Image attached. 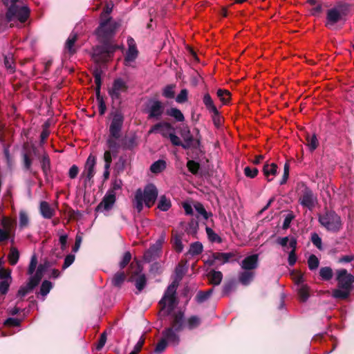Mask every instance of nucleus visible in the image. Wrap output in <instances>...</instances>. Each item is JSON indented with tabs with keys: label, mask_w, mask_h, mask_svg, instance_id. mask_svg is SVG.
Segmentation results:
<instances>
[{
	"label": "nucleus",
	"mask_w": 354,
	"mask_h": 354,
	"mask_svg": "<svg viewBox=\"0 0 354 354\" xmlns=\"http://www.w3.org/2000/svg\"><path fill=\"white\" fill-rule=\"evenodd\" d=\"M146 111L149 119L160 120L164 113L163 104L159 100H151L147 104Z\"/></svg>",
	"instance_id": "obj_10"
},
{
	"label": "nucleus",
	"mask_w": 354,
	"mask_h": 354,
	"mask_svg": "<svg viewBox=\"0 0 354 354\" xmlns=\"http://www.w3.org/2000/svg\"><path fill=\"white\" fill-rule=\"evenodd\" d=\"M207 235L211 242L221 243V238L210 227L205 228Z\"/></svg>",
	"instance_id": "obj_47"
},
{
	"label": "nucleus",
	"mask_w": 354,
	"mask_h": 354,
	"mask_svg": "<svg viewBox=\"0 0 354 354\" xmlns=\"http://www.w3.org/2000/svg\"><path fill=\"white\" fill-rule=\"evenodd\" d=\"M37 257L33 254L30 261L27 274L30 275L26 285L20 287L17 296L22 298L32 291L41 281L44 273L50 266V261H45L37 266Z\"/></svg>",
	"instance_id": "obj_2"
},
{
	"label": "nucleus",
	"mask_w": 354,
	"mask_h": 354,
	"mask_svg": "<svg viewBox=\"0 0 354 354\" xmlns=\"http://www.w3.org/2000/svg\"><path fill=\"white\" fill-rule=\"evenodd\" d=\"M39 213L46 219H50L55 214V210L46 201H41L39 204Z\"/></svg>",
	"instance_id": "obj_23"
},
{
	"label": "nucleus",
	"mask_w": 354,
	"mask_h": 354,
	"mask_svg": "<svg viewBox=\"0 0 354 354\" xmlns=\"http://www.w3.org/2000/svg\"><path fill=\"white\" fill-rule=\"evenodd\" d=\"M185 327L184 313L178 312L173 316L171 326L165 328L162 331V337L171 345L176 346L180 342V336L178 333L183 330Z\"/></svg>",
	"instance_id": "obj_4"
},
{
	"label": "nucleus",
	"mask_w": 354,
	"mask_h": 354,
	"mask_svg": "<svg viewBox=\"0 0 354 354\" xmlns=\"http://www.w3.org/2000/svg\"><path fill=\"white\" fill-rule=\"evenodd\" d=\"M188 91L187 89L184 88L180 91V92L178 94L176 97V101L178 103H184L187 100Z\"/></svg>",
	"instance_id": "obj_60"
},
{
	"label": "nucleus",
	"mask_w": 354,
	"mask_h": 354,
	"mask_svg": "<svg viewBox=\"0 0 354 354\" xmlns=\"http://www.w3.org/2000/svg\"><path fill=\"white\" fill-rule=\"evenodd\" d=\"M177 288L178 283L176 281H173L168 286L165 291L162 298L159 302L160 305L162 306L160 313L165 316L170 315L178 304V299L176 297Z\"/></svg>",
	"instance_id": "obj_6"
},
{
	"label": "nucleus",
	"mask_w": 354,
	"mask_h": 354,
	"mask_svg": "<svg viewBox=\"0 0 354 354\" xmlns=\"http://www.w3.org/2000/svg\"><path fill=\"white\" fill-rule=\"evenodd\" d=\"M131 254L129 252H126L122 257V260L120 262V268H124L131 261Z\"/></svg>",
	"instance_id": "obj_64"
},
{
	"label": "nucleus",
	"mask_w": 354,
	"mask_h": 354,
	"mask_svg": "<svg viewBox=\"0 0 354 354\" xmlns=\"http://www.w3.org/2000/svg\"><path fill=\"white\" fill-rule=\"evenodd\" d=\"M8 260L11 265L17 264L19 259V252L16 248H11L8 254Z\"/></svg>",
	"instance_id": "obj_45"
},
{
	"label": "nucleus",
	"mask_w": 354,
	"mask_h": 354,
	"mask_svg": "<svg viewBox=\"0 0 354 354\" xmlns=\"http://www.w3.org/2000/svg\"><path fill=\"white\" fill-rule=\"evenodd\" d=\"M335 280L338 288L333 290V297L336 299H346L349 295L354 276L346 269H338L335 271Z\"/></svg>",
	"instance_id": "obj_3"
},
{
	"label": "nucleus",
	"mask_w": 354,
	"mask_h": 354,
	"mask_svg": "<svg viewBox=\"0 0 354 354\" xmlns=\"http://www.w3.org/2000/svg\"><path fill=\"white\" fill-rule=\"evenodd\" d=\"M187 167L189 171L193 174H196L200 168L199 163L192 160H189L187 161Z\"/></svg>",
	"instance_id": "obj_52"
},
{
	"label": "nucleus",
	"mask_w": 354,
	"mask_h": 354,
	"mask_svg": "<svg viewBox=\"0 0 354 354\" xmlns=\"http://www.w3.org/2000/svg\"><path fill=\"white\" fill-rule=\"evenodd\" d=\"M259 255L251 254L244 258L240 263L241 268L244 270L252 271L258 266Z\"/></svg>",
	"instance_id": "obj_21"
},
{
	"label": "nucleus",
	"mask_w": 354,
	"mask_h": 354,
	"mask_svg": "<svg viewBox=\"0 0 354 354\" xmlns=\"http://www.w3.org/2000/svg\"><path fill=\"white\" fill-rule=\"evenodd\" d=\"M94 78L95 83L96 84V96L98 102V110L99 113L101 115H104L106 110V106L103 98L100 96V88H101V73L99 71H95L94 73Z\"/></svg>",
	"instance_id": "obj_18"
},
{
	"label": "nucleus",
	"mask_w": 354,
	"mask_h": 354,
	"mask_svg": "<svg viewBox=\"0 0 354 354\" xmlns=\"http://www.w3.org/2000/svg\"><path fill=\"white\" fill-rule=\"evenodd\" d=\"M317 202L316 196L308 187H305L299 198V204L309 210H312Z\"/></svg>",
	"instance_id": "obj_11"
},
{
	"label": "nucleus",
	"mask_w": 354,
	"mask_h": 354,
	"mask_svg": "<svg viewBox=\"0 0 354 354\" xmlns=\"http://www.w3.org/2000/svg\"><path fill=\"white\" fill-rule=\"evenodd\" d=\"M175 129L173 126L167 122H161L153 125L149 130V133H159L164 138H169Z\"/></svg>",
	"instance_id": "obj_16"
},
{
	"label": "nucleus",
	"mask_w": 354,
	"mask_h": 354,
	"mask_svg": "<svg viewBox=\"0 0 354 354\" xmlns=\"http://www.w3.org/2000/svg\"><path fill=\"white\" fill-rule=\"evenodd\" d=\"M116 201V193L113 191H107L102 202L97 205V211L110 210Z\"/></svg>",
	"instance_id": "obj_19"
},
{
	"label": "nucleus",
	"mask_w": 354,
	"mask_h": 354,
	"mask_svg": "<svg viewBox=\"0 0 354 354\" xmlns=\"http://www.w3.org/2000/svg\"><path fill=\"white\" fill-rule=\"evenodd\" d=\"M254 273L253 271L244 270L239 274V281L243 286H248L253 280Z\"/></svg>",
	"instance_id": "obj_28"
},
{
	"label": "nucleus",
	"mask_w": 354,
	"mask_h": 354,
	"mask_svg": "<svg viewBox=\"0 0 354 354\" xmlns=\"http://www.w3.org/2000/svg\"><path fill=\"white\" fill-rule=\"evenodd\" d=\"M112 118L109 126V133H121L122 128L124 123V115L122 113L116 110L112 113Z\"/></svg>",
	"instance_id": "obj_13"
},
{
	"label": "nucleus",
	"mask_w": 354,
	"mask_h": 354,
	"mask_svg": "<svg viewBox=\"0 0 354 354\" xmlns=\"http://www.w3.org/2000/svg\"><path fill=\"white\" fill-rule=\"evenodd\" d=\"M319 260L315 254H310L308 259V266L310 270H315L318 268Z\"/></svg>",
	"instance_id": "obj_46"
},
{
	"label": "nucleus",
	"mask_w": 354,
	"mask_h": 354,
	"mask_svg": "<svg viewBox=\"0 0 354 354\" xmlns=\"http://www.w3.org/2000/svg\"><path fill=\"white\" fill-rule=\"evenodd\" d=\"M234 257L232 252H214V258L217 266H222L230 261V259Z\"/></svg>",
	"instance_id": "obj_24"
},
{
	"label": "nucleus",
	"mask_w": 354,
	"mask_h": 354,
	"mask_svg": "<svg viewBox=\"0 0 354 354\" xmlns=\"http://www.w3.org/2000/svg\"><path fill=\"white\" fill-rule=\"evenodd\" d=\"M340 19L341 14L336 8L328 10L326 22V27L330 29H334L335 28V24L340 20Z\"/></svg>",
	"instance_id": "obj_20"
},
{
	"label": "nucleus",
	"mask_w": 354,
	"mask_h": 354,
	"mask_svg": "<svg viewBox=\"0 0 354 354\" xmlns=\"http://www.w3.org/2000/svg\"><path fill=\"white\" fill-rule=\"evenodd\" d=\"M127 82L122 78L118 77L114 80L112 86L108 90V93L113 101L120 102L121 94L127 92Z\"/></svg>",
	"instance_id": "obj_9"
},
{
	"label": "nucleus",
	"mask_w": 354,
	"mask_h": 354,
	"mask_svg": "<svg viewBox=\"0 0 354 354\" xmlns=\"http://www.w3.org/2000/svg\"><path fill=\"white\" fill-rule=\"evenodd\" d=\"M119 26V23L113 19H100L95 34L102 41H107L115 35Z\"/></svg>",
	"instance_id": "obj_7"
},
{
	"label": "nucleus",
	"mask_w": 354,
	"mask_h": 354,
	"mask_svg": "<svg viewBox=\"0 0 354 354\" xmlns=\"http://www.w3.org/2000/svg\"><path fill=\"white\" fill-rule=\"evenodd\" d=\"M158 196V189L153 184L147 185L144 189H138L135 193L134 207L140 212L143 209V204L147 207H151Z\"/></svg>",
	"instance_id": "obj_5"
},
{
	"label": "nucleus",
	"mask_w": 354,
	"mask_h": 354,
	"mask_svg": "<svg viewBox=\"0 0 354 354\" xmlns=\"http://www.w3.org/2000/svg\"><path fill=\"white\" fill-rule=\"evenodd\" d=\"M112 10H113V5L112 4L106 5L103 11L100 14V19H113L110 16V14L111 13Z\"/></svg>",
	"instance_id": "obj_57"
},
{
	"label": "nucleus",
	"mask_w": 354,
	"mask_h": 354,
	"mask_svg": "<svg viewBox=\"0 0 354 354\" xmlns=\"http://www.w3.org/2000/svg\"><path fill=\"white\" fill-rule=\"evenodd\" d=\"M292 237V236L278 237L276 240V242L277 244L284 248V252H287L288 248H290V241Z\"/></svg>",
	"instance_id": "obj_50"
},
{
	"label": "nucleus",
	"mask_w": 354,
	"mask_h": 354,
	"mask_svg": "<svg viewBox=\"0 0 354 354\" xmlns=\"http://www.w3.org/2000/svg\"><path fill=\"white\" fill-rule=\"evenodd\" d=\"M104 44L97 46L94 49V55H100V59L103 61H106L109 59H110L115 50L118 48L117 46L111 45L106 41H103Z\"/></svg>",
	"instance_id": "obj_14"
},
{
	"label": "nucleus",
	"mask_w": 354,
	"mask_h": 354,
	"mask_svg": "<svg viewBox=\"0 0 354 354\" xmlns=\"http://www.w3.org/2000/svg\"><path fill=\"white\" fill-rule=\"evenodd\" d=\"M168 344H169L165 340V339L162 337L155 348V352L156 353H162Z\"/></svg>",
	"instance_id": "obj_58"
},
{
	"label": "nucleus",
	"mask_w": 354,
	"mask_h": 354,
	"mask_svg": "<svg viewBox=\"0 0 354 354\" xmlns=\"http://www.w3.org/2000/svg\"><path fill=\"white\" fill-rule=\"evenodd\" d=\"M263 171L268 181H271L273 178L272 177L277 174V165L275 163L265 164Z\"/></svg>",
	"instance_id": "obj_29"
},
{
	"label": "nucleus",
	"mask_w": 354,
	"mask_h": 354,
	"mask_svg": "<svg viewBox=\"0 0 354 354\" xmlns=\"http://www.w3.org/2000/svg\"><path fill=\"white\" fill-rule=\"evenodd\" d=\"M96 165V158L90 155L86 161L84 171L82 174V178H84L85 183L89 182L95 176V166Z\"/></svg>",
	"instance_id": "obj_17"
},
{
	"label": "nucleus",
	"mask_w": 354,
	"mask_h": 354,
	"mask_svg": "<svg viewBox=\"0 0 354 354\" xmlns=\"http://www.w3.org/2000/svg\"><path fill=\"white\" fill-rule=\"evenodd\" d=\"M212 118L214 126L216 128H219L222 124V117L221 116L218 110L216 111H212Z\"/></svg>",
	"instance_id": "obj_55"
},
{
	"label": "nucleus",
	"mask_w": 354,
	"mask_h": 354,
	"mask_svg": "<svg viewBox=\"0 0 354 354\" xmlns=\"http://www.w3.org/2000/svg\"><path fill=\"white\" fill-rule=\"evenodd\" d=\"M77 34L72 32L69 35V37H68V39L66 41L65 48L71 54H73L75 52V49L74 48V44L77 40Z\"/></svg>",
	"instance_id": "obj_35"
},
{
	"label": "nucleus",
	"mask_w": 354,
	"mask_h": 354,
	"mask_svg": "<svg viewBox=\"0 0 354 354\" xmlns=\"http://www.w3.org/2000/svg\"><path fill=\"white\" fill-rule=\"evenodd\" d=\"M297 291L300 299L302 301H306L309 297L308 288L306 285L303 283L302 277H299L297 280Z\"/></svg>",
	"instance_id": "obj_26"
},
{
	"label": "nucleus",
	"mask_w": 354,
	"mask_h": 354,
	"mask_svg": "<svg viewBox=\"0 0 354 354\" xmlns=\"http://www.w3.org/2000/svg\"><path fill=\"white\" fill-rule=\"evenodd\" d=\"M124 138L122 137L121 133H109L106 140V145L109 149H110L113 154H116L118 150L123 149Z\"/></svg>",
	"instance_id": "obj_12"
},
{
	"label": "nucleus",
	"mask_w": 354,
	"mask_h": 354,
	"mask_svg": "<svg viewBox=\"0 0 354 354\" xmlns=\"http://www.w3.org/2000/svg\"><path fill=\"white\" fill-rule=\"evenodd\" d=\"M127 45L128 49L124 57V64L130 66L131 63L133 62L138 57V50L135 40L131 37L127 38Z\"/></svg>",
	"instance_id": "obj_15"
},
{
	"label": "nucleus",
	"mask_w": 354,
	"mask_h": 354,
	"mask_svg": "<svg viewBox=\"0 0 354 354\" xmlns=\"http://www.w3.org/2000/svg\"><path fill=\"white\" fill-rule=\"evenodd\" d=\"M259 170L257 168H251L250 167H246L244 169L245 175L250 178H254L258 174Z\"/></svg>",
	"instance_id": "obj_62"
},
{
	"label": "nucleus",
	"mask_w": 354,
	"mask_h": 354,
	"mask_svg": "<svg viewBox=\"0 0 354 354\" xmlns=\"http://www.w3.org/2000/svg\"><path fill=\"white\" fill-rule=\"evenodd\" d=\"M29 225V218L25 211H20L19 214V227L20 229H24Z\"/></svg>",
	"instance_id": "obj_43"
},
{
	"label": "nucleus",
	"mask_w": 354,
	"mask_h": 354,
	"mask_svg": "<svg viewBox=\"0 0 354 354\" xmlns=\"http://www.w3.org/2000/svg\"><path fill=\"white\" fill-rule=\"evenodd\" d=\"M236 283L234 281H228L225 283L223 287V295H229L232 290L235 289Z\"/></svg>",
	"instance_id": "obj_56"
},
{
	"label": "nucleus",
	"mask_w": 354,
	"mask_h": 354,
	"mask_svg": "<svg viewBox=\"0 0 354 354\" xmlns=\"http://www.w3.org/2000/svg\"><path fill=\"white\" fill-rule=\"evenodd\" d=\"M203 102L209 112L216 111L217 108L214 105V101L209 93H205L203 97Z\"/></svg>",
	"instance_id": "obj_39"
},
{
	"label": "nucleus",
	"mask_w": 354,
	"mask_h": 354,
	"mask_svg": "<svg viewBox=\"0 0 354 354\" xmlns=\"http://www.w3.org/2000/svg\"><path fill=\"white\" fill-rule=\"evenodd\" d=\"M319 275L322 279L324 281H329L332 279L333 272L330 267H322L319 270Z\"/></svg>",
	"instance_id": "obj_41"
},
{
	"label": "nucleus",
	"mask_w": 354,
	"mask_h": 354,
	"mask_svg": "<svg viewBox=\"0 0 354 354\" xmlns=\"http://www.w3.org/2000/svg\"><path fill=\"white\" fill-rule=\"evenodd\" d=\"M201 323L200 318L197 316H192L187 320V327L192 330L199 326Z\"/></svg>",
	"instance_id": "obj_53"
},
{
	"label": "nucleus",
	"mask_w": 354,
	"mask_h": 354,
	"mask_svg": "<svg viewBox=\"0 0 354 354\" xmlns=\"http://www.w3.org/2000/svg\"><path fill=\"white\" fill-rule=\"evenodd\" d=\"M171 206V201L169 198H167L164 195H162L160 197L158 204V208L160 210H161L162 212H167Z\"/></svg>",
	"instance_id": "obj_40"
},
{
	"label": "nucleus",
	"mask_w": 354,
	"mask_h": 354,
	"mask_svg": "<svg viewBox=\"0 0 354 354\" xmlns=\"http://www.w3.org/2000/svg\"><path fill=\"white\" fill-rule=\"evenodd\" d=\"M166 162L163 160H158L154 162L150 167V170L153 174L160 173L166 168Z\"/></svg>",
	"instance_id": "obj_38"
},
{
	"label": "nucleus",
	"mask_w": 354,
	"mask_h": 354,
	"mask_svg": "<svg viewBox=\"0 0 354 354\" xmlns=\"http://www.w3.org/2000/svg\"><path fill=\"white\" fill-rule=\"evenodd\" d=\"M125 274L124 272H119L114 274L112 278V284L116 287H120L125 279Z\"/></svg>",
	"instance_id": "obj_44"
},
{
	"label": "nucleus",
	"mask_w": 354,
	"mask_h": 354,
	"mask_svg": "<svg viewBox=\"0 0 354 354\" xmlns=\"http://www.w3.org/2000/svg\"><path fill=\"white\" fill-rule=\"evenodd\" d=\"M174 86L169 84L166 86L162 91V95L168 99H172L174 97Z\"/></svg>",
	"instance_id": "obj_54"
},
{
	"label": "nucleus",
	"mask_w": 354,
	"mask_h": 354,
	"mask_svg": "<svg viewBox=\"0 0 354 354\" xmlns=\"http://www.w3.org/2000/svg\"><path fill=\"white\" fill-rule=\"evenodd\" d=\"M161 254L162 250L160 248L151 245L144 253L143 259L145 261L150 263L158 259Z\"/></svg>",
	"instance_id": "obj_22"
},
{
	"label": "nucleus",
	"mask_w": 354,
	"mask_h": 354,
	"mask_svg": "<svg viewBox=\"0 0 354 354\" xmlns=\"http://www.w3.org/2000/svg\"><path fill=\"white\" fill-rule=\"evenodd\" d=\"M6 8V14L0 15V30L3 31L8 28V24L10 27L21 28L30 17V9L28 5L24 3L21 0H17L12 2Z\"/></svg>",
	"instance_id": "obj_1"
},
{
	"label": "nucleus",
	"mask_w": 354,
	"mask_h": 354,
	"mask_svg": "<svg viewBox=\"0 0 354 354\" xmlns=\"http://www.w3.org/2000/svg\"><path fill=\"white\" fill-rule=\"evenodd\" d=\"M127 160L123 156H120L114 165V169L118 174L123 172L125 169Z\"/></svg>",
	"instance_id": "obj_49"
},
{
	"label": "nucleus",
	"mask_w": 354,
	"mask_h": 354,
	"mask_svg": "<svg viewBox=\"0 0 354 354\" xmlns=\"http://www.w3.org/2000/svg\"><path fill=\"white\" fill-rule=\"evenodd\" d=\"M308 145L310 151H314L317 147L318 141L314 134L307 138Z\"/></svg>",
	"instance_id": "obj_59"
},
{
	"label": "nucleus",
	"mask_w": 354,
	"mask_h": 354,
	"mask_svg": "<svg viewBox=\"0 0 354 354\" xmlns=\"http://www.w3.org/2000/svg\"><path fill=\"white\" fill-rule=\"evenodd\" d=\"M207 277L212 284L218 286L223 279V274L220 271L212 270L208 272Z\"/></svg>",
	"instance_id": "obj_30"
},
{
	"label": "nucleus",
	"mask_w": 354,
	"mask_h": 354,
	"mask_svg": "<svg viewBox=\"0 0 354 354\" xmlns=\"http://www.w3.org/2000/svg\"><path fill=\"white\" fill-rule=\"evenodd\" d=\"M194 207L196 212L199 215H201L205 220H207L209 217L212 215V213H208L205 210L203 205L201 203H196Z\"/></svg>",
	"instance_id": "obj_42"
},
{
	"label": "nucleus",
	"mask_w": 354,
	"mask_h": 354,
	"mask_svg": "<svg viewBox=\"0 0 354 354\" xmlns=\"http://www.w3.org/2000/svg\"><path fill=\"white\" fill-rule=\"evenodd\" d=\"M172 244L175 250L180 253L183 250V244L181 238L179 236H175L172 240Z\"/></svg>",
	"instance_id": "obj_51"
},
{
	"label": "nucleus",
	"mask_w": 354,
	"mask_h": 354,
	"mask_svg": "<svg viewBox=\"0 0 354 354\" xmlns=\"http://www.w3.org/2000/svg\"><path fill=\"white\" fill-rule=\"evenodd\" d=\"M203 250V244L199 241H196L191 243L189 249L188 250V254L192 257H194L202 253Z\"/></svg>",
	"instance_id": "obj_32"
},
{
	"label": "nucleus",
	"mask_w": 354,
	"mask_h": 354,
	"mask_svg": "<svg viewBox=\"0 0 354 354\" xmlns=\"http://www.w3.org/2000/svg\"><path fill=\"white\" fill-rule=\"evenodd\" d=\"M75 254H68L64 259V264L62 266V269L65 270L67 268H68L71 265H72L75 261Z\"/></svg>",
	"instance_id": "obj_63"
},
{
	"label": "nucleus",
	"mask_w": 354,
	"mask_h": 354,
	"mask_svg": "<svg viewBox=\"0 0 354 354\" xmlns=\"http://www.w3.org/2000/svg\"><path fill=\"white\" fill-rule=\"evenodd\" d=\"M216 93L217 96L218 97V98L223 102V104H227L230 101V93L227 90L218 89Z\"/></svg>",
	"instance_id": "obj_48"
},
{
	"label": "nucleus",
	"mask_w": 354,
	"mask_h": 354,
	"mask_svg": "<svg viewBox=\"0 0 354 354\" xmlns=\"http://www.w3.org/2000/svg\"><path fill=\"white\" fill-rule=\"evenodd\" d=\"M112 154L115 156V154H113V152L109 150H106L104 153V166H106V167H111V162H112Z\"/></svg>",
	"instance_id": "obj_61"
},
{
	"label": "nucleus",
	"mask_w": 354,
	"mask_h": 354,
	"mask_svg": "<svg viewBox=\"0 0 354 354\" xmlns=\"http://www.w3.org/2000/svg\"><path fill=\"white\" fill-rule=\"evenodd\" d=\"M214 291L213 288H210L207 291H199L196 294V301L197 303L201 304L207 301L212 295Z\"/></svg>",
	"instance_id": "obj_37"
},
{
	"label": "nucleus",
	"mask_w": 354,
	"mask_h": 354,
	"mask_svg": "<svg viewBox=\"0 0 354 354\" xmlns=\"http://www.w3.org/2000/svg\"><path fill=\"white\" fill-rule=\"evenodd\" d=\"M4 66L9 73H13L15 71V65L11 53L4 56Z\"/></svg>",
	"instance_id": "obj_33"
},
{
	"label": "nucleus",
	"mask_w": 354,
	"mask_h": 354,
	"mask_svg": "<svg viewBox=\"0 0 354 354\" xmlns=\"http://www.w3.org/2000/svg\"><path fill=\"white\" fill-rule=\"evenodd\" d=\"M167 114L174 118L177 122H183L185 117L181 111L177 108H171L167 110Z\"/></svg>",
	"instance_id": "obj_34"
},
{
	"label": "nucleus",
	"mask_w": 354,
	"mask_h": 354,
	"mask_svg": "<svg viewBox=\"0 0 354 354\" xmlns=\"http://www.w3.org/2000/svg\"><path fill=\"white\" fill-rule=\"evenodd\" d=\"M136 277L134 278L133 276L131 277V280L135 281V286L136 289L138 290L137 294L140 293L145 287L147 283V278L145 274L143 273H136Z\"/></svg>",
	"instance_id": "obj_25"
},
{
	"label": "nucleus",
	"mask_w": 354,
	"mask_h": 354,
	"mask_svg": "<svg viewBox=\"0 0 354 354\" xmlns=\"http://www.w3.org/2000/svg\"><path fill=\"white\" fill-rule=\"evenodd\" d=\"M41 167L44 174L47 176L50 169V161L46 153H44L41 156Z\"/></svg>",
	"instance_id": "obj_36"
},
{
	"label": "nucleus",
	"mask_w": 354,
	"mask_h": 354,
	"mask_svg": "<svg viewBox=\"0 0 354 354\" xmlns=\"http://www.w3.org/2000/svg\"><path fill=\"white\" fill-rule=\"evenodd\" d=\"M297 245V241L295 237H292L290 241V248H291V251L288 254V262L290 266H293L297 261V256H296V248Z\"/></svg>",
	"instance_id": "obj_27"
},
{
	"label": "nucleus",
	"mask_w": 354,
	"mask_h": 354,
	"mask_svg": "<svg viewBox=\"0 0 354 354\" xmlns=\"http://www.w3.org/2000/svg\"><path fill=\"white\" fill-rule=\"evenodd\" d=\"M53 283L48 280H44L41 283L38 295H40L42 297V298H41L42 301L45 300V297L50 292V291L53 288Z\"/></svg>",
	"instance_id": "obj_31"
},
{
	"label": "nucleus",
	"mask_w": 354,
	"mask_h": 354,
	"mask_svg": "<svg viewBox=\"0 0 354 354\" xmlns=\"http://www.w3.org/2000/svg\"><path fill=\"white\" fill-rule=\"evenodd\" d=\"M318 220L322 227L333 232L339 231L342 225L340 217L333 211L319 215Z\"/></svg>",
	"instance_id": "obj_8"
}]
</instances>
